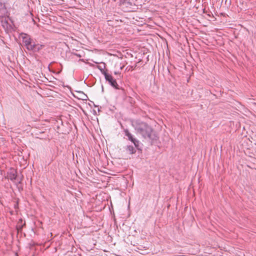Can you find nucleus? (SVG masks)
<instances>
[{"label": "nucleus", "mask_w": 256, "mask_h": 256, "mask_svg": "<svg viewBox=\"0 0 256 256\" xmlns=\"http://www.w3.org/2000/svg\"><path fill=\"white\" fill-rule=\"evenodd\" d=\"M124 132L125 136L128 137V138L129 140H130L132 142L134 146H136L138 151L140 152L142 151V148L141 146H140V141L135 138L134 136L129 132L128 129L124 130Z\"/></svg>", "instance_id": "f03ea898"}, {"label": "nucleus", "mask_w": 256, "mask_h": 256, "mask_svg": "<svg viewBox=\"0 0 256 256\" xmlns=\"http://www.w3.org/2000/svg\"><path fill=\"white\" fill-rule=\"evenodd\" d=\"M26 223L25 222H23V220L22 218L19 219L17 225H16V230L18 232H22V230L23 227L25 226Z\"/></svg>", "instance_id": "423d86ee"}, {"label": "nucleus", "mask_w": 256, "mask_h": 256, "mask_svg": "<svg viewBox=\"0 0 256 256\" xmlns=\"http://www.w3.org/2000/svg\"><path fill=\"white\" fill-rule=\"evenodd\" d=\"M105 79L106 82L114 88L116 90H120L122 91V93L124 92V90L120 87L116 82V78H114L113 76L110 74H105Z\"/></svg>", "instance_id": "7ed1b4c3"}, {"label": "nucleus", "mask_w": 256, "mask_h": 256, "mask_svg": "<svg viewBox=\"0 0 256 256\" xmlns=\"http://www.w3.org/2000/svg\"><path fill=\"white\" fill-rule=\"evenodd\" d=\"M21 37L22 38V43L27 49L32 44V42H33L34 40L32 38L30 35L22 33L21 34Z\"/></svg>", "instance_id": "20e7f679"}, {"label": "nucleus", "mask_w": 256, "mask_h": 256, "mask_svg": "<svg viewBox=\"0 0 256 256\" xmlns=\"http://www.w3.org/2000/svg\"><path fill=\"white\" fill-rule=\"evenodd\" d=\"M102 66H98L97 68L100 71L102 74L105 76V74H108L106 70H104V69L106 68V64L104 62H102Z\"/></svg>", "instance_id": "6e6552de"}, {"label": "nucleus", "mask_w": 256, "mask_h": 256, "mask_svg": "<svg viewBox=\"0 0 256 256\" xmlns=\"http://www.w3.org/2000/svg\"><path fill=\"white\" fill-rule=\"evenodd\" d=\"M7 178L12 181L16 180L17 178V171L14 168H10L7 172Z\"/></svg>", "instance_id": "39448f33"}, {"label": "nucleus", "mask_w": 256, "mask_h": 256, "mask_svg": "<svg viewBox=\"0 0 256 256\" xmlns=\"http://www.w3.org/2000/svg\"><path fill=\"white\" fill-rule=\"evenodd\" d=\"M45 46L43 44H38V43H37L36 44V49L34 50V52H39L40 50H41Z\"/></svg>", "instance_id": "9d476101"}, {"label": "nucleus", "mask_w": 256, "mask_h": 256, "mask_svg": "<svg viewBox=\"0 0 256 256\" xmlns=\"http://www.w3.org/2000/svg\"><path fill=\"white\" fill-rule=\"evenodd\" d=\"M136 66V65L134 66H128L126 67V70H127V71H132L135 68Z\"/></svg>", "instance_id": "f8f14e48"}, {"label": "nucleus", "mask_w": 256, "mask_h": 256, "mask_svg": "<svg viewBox=\"0 0 256 256\" xmlns=\"http://www.w3.org/2000/svg\"><path fill=\"white\" fill-rule=\"evenodd\" d=\"M6 10L5 2L3 0H0V12Z\"/></svg>", "instance_id": "9b49d317"}, {"label": "nucleus", "mask_w": 256, "mask_h": 256, "mask_svg": "<svg viewBox=\"0 0 256 256\" xmlns=\"http://www.w3.org/2000/svg\"><path fill=\"white\" fill-rule=\"evenodd\" d=\"M76 158H78V155H77V154H76Z\"/></svg>", "instance_id": "dca6fc26"}, {"label": "nucleus", "mask_w": 256, "mask_h": 256, "mask_svg": "<svg viewBox=\"0 0 256 256\" xmlns=\"http://www.w3.org/2000/svg\"><path fill=\"white\" fill-rule=\"evenodd\" d=\"M132 126L136 134H140L144 138L150 141L152 144L158 140V136L156 132L146 122L137 120L132 122Z\"/></svg>", "instance_id": "f257e3e1"}, {"label": "nucleus", "mask_w": 256, "mask_h": 256, "mask_svg": "<svg viewBox=\"0 0 256 256\" xmlns=\"http://www.w3.org/2000/svg\"><path fill=\"white\" fill-rule=\"evenodd\" d=\"M76 56H77L78 57H80L81 56L80 54H76Z\"/></svg>", "instance_id": "4468645a"}, {"label": "nucleus", "mask_w": 256, "mask_h": 256, "mask_svg": "<svg viewBox=\"0 0 256 256\" xmlns=\"http://www.w3.org/2000/svg\"><path fill=\"white\" fill-rule=\"evenodd\" d=\"M114 74L118 75L120 77V74L118 72H114Z\"/></svg>", "instance_id": "ddd939ff"}, {"label": "nucleus", "mask_w": 256, "mask_h": 256, "mask_svg": "<svg viewBox=\"0 0 256 256\" xmlns=\"http://www.w3.org/2000/svg\"><path fill=\"white\" fill-rule=\"evenodd\" d=\"M126 150L130 154H134L136 152V150H138L135 146L134 147L132 145L127 146Z\"/></svg>", "instance_id": "0eeeda50"}, {"label": "nucleus", "mask_w": 256, "mask_h": 256, "mask_svg": "<svg viewBox=\"0 0 256 256\" xmlns=\"http://www.w3.org/2000/svg\"><path fill=\"white\" fill-rule=\"evenodd\" d=\"M37 43H36L34 40L32 42V44L28 46V48L27 50L29 51H32L34 52V50L36 48Z\"/></svg>", "instance_id": "1a4fd4ad"}, {"label": "nucleus", "mask_w": 256, "mask_h": 256, "mask_svg": "<svg viewBox=\"0 0 256 256\" xmlns=\"http://www.w3.org/2000/svg\"><path fill=\"white\" fill-rule=\"evenodd\" d=\"M72 156H73V159H74V152L72 153Z\"/></svg>", "instance_id": "2eb2a0df"}]
</instances>
